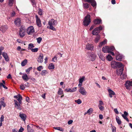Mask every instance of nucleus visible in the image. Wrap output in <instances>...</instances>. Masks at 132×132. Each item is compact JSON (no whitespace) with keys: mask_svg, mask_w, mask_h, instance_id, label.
<instances>
[{"mask_svg":"<svg viewBox=\"0 0 132 132\" xmlns=\"http://www.w3.org/2000/svg\"><path fill=\"white\" fill-rule=\"evenodd\" d=\"M57 23V21L53 19H51L48 22V25L50 26L49 27V28L53 31H56V29L54 27L56 26Z\"/></svg>","mask_w":132,"mask_h":132,"instance_id":"f257e3e1","label":"nucleus"},{"mask_svg":"<svg viewBox=\"0 0 132 132\" xmlns=\"http://www.w3.org/2000/svg\"><path fill=\"white\" fill-rule=\"evenodd\" d=\"M90 15L89 14H87L85 17L83 21V25L85 27L87 26L91 22L90 19Z\"/></svg>","mask_w":132,"mask_h":132,"instance_id":"f03ea898","label":"nucleus"},{"mask_svg":"<svg viewBox=\"0 0 132 132\" xmlns=\"http://www.w3.org/2000/svg\"><path fill=\"white\" fill-rule=\"evenodd\" d=\"M87 55V59L89 60L93 61L96 59V55L93 53H88Z\"/></svg>","mask_w":132,"mask_h":132,"instance_id":"7ed1b4c3","label":"nucleus"},{"mask_svg":"<svg viewBox=\"0 0 132 132\" xmlns=\"http://www.w3.org/2000/svg\"><path fill=\"white\" fill-rule=\"evenodd\" d=\"M102 27L100 26L98 27H97L94 29L92 31V34L94 35H97L100 31L102 29Z\"/></svg>","mask_w":132,"mask_h":132,"instance_id":"20e7f679","label":"nucleus"},{"mask_svg":"<svg viewBox=\"0 0 132 132\" xmlns=\"http://www.w3.org/2000/svg\"><path fill=\"white\" fill-rule=\"evenodd\" d=\"M113 68L117 69V74L118 75H121L122 74L123 70V67H113Z\"/></svg>","mask_w":132,"mask_h":132,"instance_id":"39448f33","label":"nucleus"},{"mask_svg":"<svg viewBox=\"0 0 132 132\" xmlns=\"http://www.w3.org/2000/svg\"><path fill=\"white\" fill-rule=\"evenodd\" d=\"M26 29L24 27L21 26L20 29L19 35L20 37H23L25 36V32Z\"/></svg>","mask_w":132,"mask_h":132,"instance_id":"423d86ee","label":"nucleus"},{"mask_svg":"<svg viewBox=\"0 0 132 132\" xmlns=\"http://www.w3.org/2000/svg\"><path fill=\"white\" fill-rule=\"evenodd\" d=\"M27 31L28 35H30L34 34L35 32V30L33 27L32 26L29 27L27 28Z\"/></svg>","mask_w":132,"mask_h":132,"instance_id":"0eeeda50","label":"nucleus"},{"mask_svg":"<svg viewBox=\"0 0 132 132\" xmlns=\"http://www.w3.org/2000/svg\"><path fill=\"white\" fill-rule=\"evenodd\" d=\"M111 66H123L121 62H116L115 61H113L111 62Z\"/></svg>","mask_w":132,"mask_h":132,"instance_id":"6e6552de","label":"nucleus"},{"mask_svg":"<svg viewBox=\"0 0 132 132\" xmlns=\"http://www.w3.org/2000/svg\"><path fill=\"white\" fill-rule=\"evenodd\" d=\"M125 86L127 89H129L130 88V86H132V81H127L125 84Z\"/></svg>","mask_w":132,"mask_h":132,"instance_id":"1a4fd4ad","label":"nucleus"},{"mask_svg":"<svg viewBox=\"0 0 132 132\" xmlns=\"http://www.w3.org/2000/svg\"><path fill=\"white\" fill-rule=\"evenodd\" d=\"M79 91L81 94L83 95H86L87 93L85 89L82 87L80 88Z\"/></svg>","mask_w":132,"mask_h":132,"instance_id":"9d476101","label":"nucleus"},{"mask_svg":"<svg viewBox=\"0 0 132 132\" xmlns=\"http://www.w3.org/2000/svg\"><path fill=\"white\" fill-rule=\"evenodd\" d=\"M35 17L36 18V23L37 26L40 27L41 26V24L40 19L37 15H36Z\"/></svg>","mask_w":132,"mask_h":132,"instance_id":"9b49d317","label":"nucleus"},{"mask_svg":"<svg viewBox=\"0 0 132 132\" xmlns=\"http://www.w3.org/2000/svg\"><path fill=\"white\" fill-rule=\"evenodd\" d=\"M7 29V27L6 25L0 27V30L3 33L5 32Z\"/></svg>","mask_w":132,"mask_h":132,"instance_id":"f8f14e48","label":"nucleus"},{"mask_svg":"<svg viewBox=\"0 0 132 132\" xmlns=\"http://www.w3.org/2000/svg\"><path fill=\"white\" fill-rule=\"evenodd\" d=\"M14 22L15 24L17 26L19 27L21 26V22L20 19H16L15 21Z\"/></svg>","mask_w":132,"mask_h":132,"instance_id":"ddd939ff","label":"nucleus"},{"mask_svg":"<svg viewBox=\"0 0 132 132\" xmlns=\"http://www.w3.org/2000/svg\"><path fill=\"white\" fill-rule=\"evenodd\" d=\"M43 54L42 53H40L37 59V61L38 62L42 63L43 62Z\"/></svg>","mask_w":132,"mask_h":132,"instance_id":"4468645a","label":"nucleus"},{"mask_svg":"<svg viewBox=\"0 0 132 132\" xmlns=\"http://www.w3.org/2000/svg\"><path fill=\"white\" fill-rule=\"evenodd\" d=\"M108 91L109 93V95L111 98L112 97L113 95H115L114 92L111 89H108Z\"/></svg>","mask_w":132,"mask_h":132,"instance_id":"2eb2a0df","label":"nucleus"},{"mask_svg":"<svg viewBox=\"0 0 132 132\" xmlns=\"http://www.w3.org/2000/svg\"><path fill=\"white\" fill-rule=\"evenodd\" d=\"M93 48V46L92 44H87L86 46V48L88 50H92Z\"/></svg>","mask_w":132,"mask_h":132,"instance_id":"dca6fc26","label":"nucleus"},{"mask_svg":"<svg viewBox=\"0 0 132 132\" xmlns=\"http://www.w3.org/2000/svg\"><path fill=\"white\" fill-rule=\"evenodd\" d=\"M2 54L6 61H8L9 60V58L7 53L3 52L2 53Z\"/></svg>","mask_w":132,"mask_h":132,"instance_id":"f3484780","label":"nucleus"},{"mask_svg":"<svg viewBox=\"0 0 132 132\" xmlns=\"http://www.w3.org/2000/svg\"><path fill=\"white\" fill-rule=\"evenodd\" d=\"M101 20L100 19H95L94 21V23L96 24H99L101 22Z\"/></svg>","mask_w":132,"mask_h":132,"instance_id":"a211bd4d","label":"nucleus"},{"mask_svg":"<svg viewBox=\"0 0 132 132\" xmlns=\"http://www.w3.org/2000/svg\"><path fill=\"white\" fill-rule=\"evenodd\" d=\"M109 47L106 46L105 47H103L102 48V51L104 53H109Z\"/></svg>","mask_w":132,"mask_h":132,"instance_id":"6ab92c4d","label":"nucleus"},{"mask_svg":"<svg viewBox=\"0 0 132 132\" xmlns=\"http://www.w3.org/2000/svg\"><path fill=\"white\" fill-rule=\"evenodd\" d=\"M20 118L23 121H25L26 119V115L24 114H20L19 115Z\"/></svg>","mask_w":132,"mask_h":132,"instance_id":"aec40b11","label":"nucleus"},{"mask_svg":"<svg viewBox=\"0 0 132 132\" xmlns=\"http://www.w3.org/2000/svg\"><path fill=\"white\" fill-rule=\"evenodd\" d=\"M22 78L23 79L26 81H28L29 79L28 76L26 74H23L22 76Z\"/></svg>","mask_w":132,"mask_h":132,"instance_id":"412c9836","label":"nucleus"},{"mask_svg":"<svg viewBox=\"0 0 132 132\" xmlns=\"http://www.w3.org/2000/svg\"><path fill=\"white\" fill-rule=\"evenodd\" d=\"M123 57V56L120 55H117L116 57V60L119 61H121Z\"/></svg>","mask_w":132,"mask_h":132,"instance_id":"4be33fe9","label":"nucleus"},{"mask_svg":"<svg viewBox=\"0 0 132 132\" xmlns=\"http://www.w3.org/2000/svg\"><path fill=\"white\" fill-rule=\"evenodd\" d=\"M17 100L18 101L19 103L20 104H22V102H21V100H22V97L21 95H20V94H19V97Z\"/></svg>","mask_w":132,"mask_h":132,"instance_id":"5701e85b","label":"nucleus"},{"mask_svg":"<svg viewBox=\"0 0 132 132\" xmlns=\"http://www.w3.org/2000/svg\"><path fill=\"white\" fill-rule=\"evenodd\" d=\"M116 120L117 123L118 125H119L121 124V121L119 118L118 116L116 117Z\"/></svg>","mask_w":132,"mask_h":132,"instance_id":"b1692460","label":"nucleus"},{"mask_svg":"<svg viewBox=\"0 0 132 132\" xmlns=\"http://www.w3.org/2000/svg\"><path fill=\"white\" fill-rule=\"evenodd\" d=\"M107 42V40L106 39H105L103 42H101L99 44V46L101 47L104 44H105Z\"/></svg>","mask_w":132,"mask_h":132,"instance_id":"393cba45","label":"nucleus"},{"mask_svg":"<svg viewBox=\"0 0 132 132\" xmlns=\"http://www.w3.org/2000/svg\"><path fill=\"white\" fill-rule=\"evenodd\" d=\"M20 104L19 103H16V104H15V107L17 109H19L20 110H21V109L20 107V104Z\"/></svg>","mask_w":132,"mask_h":132,"instance_id":"a878e982","label":"nucleus"},{"mask_svg":"<svg viewBox=\"0 0 132 132\" xmlns=\"http://www.w3.org/2000/svg\"><path fill=\"white\" fill-rule=\"evenodd\" d=\"M100 39V36L99 35H97L96 38L95 39L94 41L95 43L98 42Z\"/></svg>","mask_w":132,"mask_h":132,"instance_id":"bb28decb","label":"nucleus"},{"mask_svg":"<svg viewBox=\"0 0 132 132\" xmlns=\"http://www.w3.org/2000/svg\"><path fill=\"white\" fill-rule=\"evenodd\" d=\"M83 6L85 9H87L89 8V4L87 3H83Z\"/></svg>","mask_w":132,"mask_h":132,"instance_id":"cd10ccee","label":"nucleus"},{"mask_svg":"<svg viewBox=\"0 0 132 132\" xmlns=\"http://www.w3.org/2000/svg\"><path fill=\"white\" fill-rule=\"evenodd\" d=\"M90 3H91V5L93 7L96 6V2L94 0H93Z\"/></svg>","mask_w":132,"mask_h":132,"instance_id":"c85d7f7f","label":"nucleus"},{"mask_svg":"<svg viewBox=\"0 0 132 132\" xmlns=\"http://www.w3.org/2000/svg\"><path fill=\"white\" fill-rule=\"evenodd\" d=\"M27 63V60L25 59L22 61L21 63V65L22 66H24L26 65Z\"/></svg>","mask_w":132,"mask_h":132,"instance_id":"c756f323","label":"nucleus"},{"mask_svg":"<svg viewBox=\"0 0 132 132\" xmlns=\"http://www.w3.org/2000/svg\"><path fill=\"white\" fill-rule=\"evenodd\" d=\"M9 5L10 6H12L14 2V0H9Z\"/></svg>","mask_w":132,"mask_h":132,"instance_id":"7c9ffc66","label":"nucleus"},{"mask_svg":"<svg viewBox=\"0 0 132 132\" xmlns=\"http://www.w3.org/2000/svg\"><path fill=\"white\" fill-rule=\"evenodd\" d=\"M54 128L55 129L57 130L62 131H64L63 129L60 127H55Z\"/></svg>","mask_w":132,"mask_h":132,"instance_id":"2f4dec72","label":"nucleus"},{"mask_svg":"<svg viewBox=\"0 0 132 132\" xmlns=\"http://www.w3.org/2000/svg\"><path fill=\"white\" fill-rule=\"evenodd\" d=\"M57 94L59 95H61L63 94V91L62 90V89L59 88L57 93Z\"/></svg>","mask_w":132,"mask_h":132,"instance_id":"473e14b6","label":"nucleus"},{"mask_svg":"<svg viewBox=\"0 0 132 132\" xmlns=\"http://www.w3.org/2000/svg\"><path fill=\"white\" fill-rule=\"evenodd\" d=\"M99 58L102 60L104 61L105 60V58L104 57L103 55L102 54H98Z\"/></svg>","mask_w":132,"mask_h":132,"instance_id":"72a5a7b5","label":"nucleus"},{"mask_svg":"<svg viewBox=\"0 0 132 132\" xmlns=\"http://www.w3.org/2000/svg\"><path fill=\"white\" fill-rule=\"evenodd\" d=\"M109 53L110 52L112 51H113L114 50V47L111 46L110 47H109Z\"/></svg>","mask_w":132,"mask_h":132,"instance_id":"f704fd0d","label":"nucleus"},{"mask_svg":"<svg viewBox=\"0 0 132 132\" xmlns=\"http://www.w3.org/2000/svg\"><path fill=\"white\" fill-rule=\"evenodd\" d=\"M35 46L34 45V44L32 43L29 44L28 45V49H30L31 50V48L34 47Z\"/></svg>","mask_w":132,"mask_h":132,"instance_id":"c9c22d12","label":"nucleus"},{"mask_svg":"<svg viewBox=\"0 0 132 132\" xmlns=\"http://www.w3.org/2000/svg\"><path fill=\"white\" fill-rule=\"evenodd\" d=\"M93 111V109L92 108H90L87 111V113H88L89 114H90L91 113H92Z\"/></svg>","mask_w":132,"mask_h":132,"instance_id":"e433bc0d","label":"nucleus"},{"mask_svg":"<svg viewBox=\"0 0 132 132\" xmlns=\"http://www.w3.org/2000/svg\"><path fill=\"white\" fill-rule=\"evenodd\" d=\"M106 57L108 60L109 61H111L113 59L112 56L110 55H108Z\"/></svg>","mask_w":132,"mask_h":132,"instance_id":"4c0bfd02","label":"nucleus"},{"mask_svg":"<svg viewBox=\"0 0 132 132\" xmlns=\"http://www.w3.org/2000/svg\"><path fill=\"white\" fill-rule=\"evenodd\" d=\"M47 72L46 70H43L42 71L41 74L43 76H45L47 73Z\"/></svg>","mask_w":132,"mask_h":132,"instance_id":"58836bf2","label":"nucleus"},{"mask_svg":"<svg viewBox=\"0 0 132 132\" xmlns=\"http://www.w3.org/2000/svg\"><path fill=\"white\" fill-rule=\"evenodd\" d=\"M85 79V77L84 76H83L82 78L79 79V83H82Z\"/></svg>","mask_w":132,"mask_h":132,"instance_id":"ea45409f","label":"nucleus"},{"mask_svg":"<svg viewBox=\"0 0 132 132\" xmlns=\"http://www.w3.org/2000/svg\"><path fill=\"white\" fill-rule=\"evenodd\" d=\"M31 51L33 52H36L38 51V48H32L31 49Z\"/></svg>","mask_w":132,"mask_h":132,"instance_id":"a19ab883","label":"nucleus"},{"mask_svg":"<svg viewBox=\"0 0 132 132\" xmlns=\"http://www.w3.org/2000/svg\"><path fill=\"white\" fill-rule=\"evenodd\" d=\"M32 4L34 7L36 6V3L35 0H30Z\"/></svg>","mask_w":132,"mask_h":132,"instance_id":"79ce46f5","label":"nucleus"},{"mask_svg":"<svg viewBox=\"0 0 132 132\" xmlns=\"http://www.w3.org/2000/svg\"><path fill=\"white\" fill-rule=\"evenodd\" d=\"M36 39L37 40V42L38 44H39L41 42V41L42 38L41 37H39Z\"/></svg>","mask_w":132,"mask_h":132,"instance_id":"37998d69","label":"nucleus"},{"mask_svg":"<svg viewBox=\"0 0 132 132\" xmlns=\"http://www.w3.org/2000/svg\"><path fill=\"white\" fill-rule=\"evenodd\" d=\"M75 102L77 103L78 104H80L82 103V101L80 99H79L77 100H75Z\"/></svg>","mask_w":132,"mask_h":132,"instance_id":"c03bdc74","label":"nucleus"},{"mask_svg":"<svg viewBox=\"0 0 132 132\" xmlns=\"http://www.w3.org/2000/svg\"><path fill=\"white\" fill-rule=\"evenodd\" d=\"M122 117L124 118V119L126 120L128 122H129V120L127 117V116H125L124 114H122Z\"/></svg>","mask_w":132,"mask_h":132,"instance_id":"a18cd8bd","label":"nucleus"},{"mask_svg":"<svg viewBox=\"0 0 132 132\" xmlns=\"http://www.w3.org/2000/svg\"><path fill=\"white\" fill-rule=\"evenodd\" d=\"M121 76V78L122 79H126V75L125 74H123L122 75H120Z\"/></svg>","mask_w":132,"mask_h":132,"instance_id":"49530a36","label":"nucleus"},{"mask_svg":"<svg viewBox=\"0 0 132 132\" xmlns=\"http://www.w3.org/2000/svg\"><path fill=\"white\" fill-rule=\"evenodd\" d=\"M32 67H31L29 68L28 69H27L26 70V72L28 73H29L30 70H31V69H32Z\"/></svg>","mask_w":132,"mask_h":132,"instance_id":"de8ad7c7","label":"nucleus"},{"mask_svg":"<svg viewBox=\"0 0 132 132\" xmlns=\"http://www.w3.org/2000/svg\"><path fill=\"white\" fill-rule=\"evenodd\" d=\"M20 88L21 89L23 90L24 89L25 87L22 84H21L20 86Z\"/></svg>","mask_w":132,"mask_h":132,"instance_id":"09e8293b","label":"nucleus"},{"mask_svg":"<svg viewBox=\"0 0 132 132\" xmlns=\"http://www.w3.org/2000/svg\"><path fill=\"white\" fill-rule=\"evenodd\" d=\"M98 106L100 110L101 111L103 110L104 108L103 106L101 105H98Z\"/></svg>","mask_w":132,"mask_h":132,"instance_id":"8fccbe9b","label":"nucleus"},{"mask_svg":"<svg viewBox=\"0 0 132 132\" xmlns=\"http://www.w3.org/2000/svg\"><path fill=\"white\" fill-rule=\"evenodd\" d=\"M57 60V57L56 56H55L53 58H52V61L54 62H56Z\"/></svg>","mask_w":132,"mask_h":132,"instance_id":"3c124183","label":"nucleus"},{"mask_svg":"<svg viewBox=\"0 0 132 132\" xmlns=\"http://www.w3.org/2000/svg\"><path fill=\"white\" fill-rule=\"evenodd\" d=\"M4 116L3 115L1 116V117L0 118V121L1 122H2L4 121Z\"/></svg>","mask_w":132,"mask_h":132,"instance_id":"603ef678","label":"nucleus"},{"mask_svg":"<svg viewBox=\"0 0 132 132\" xmlns=\"http://www.w3.org/2000/svg\"><path fill=\"white\" fill-rule=\"evenodd\" d=\"M77 88L76 87L73 88L72 90L71 89V92H73L77 90Z\"/></svg>","mask_w":132,"mask_h":132,"instance_id":"864d4df0","label":"nucleus"},{"mask_svg":"<svg viewBox=\"0 0 132 132\" xmlns=\"http://www.w3.org/2000/svg\"><path fill=\"white\" fill-rule=\"evenodd\" d=\"M24 130L23 128L21 127V128L19 129V131L18 132H22Z\"/></svg>","mask_w":132,"mask_h":132,"instance_id":"5fc2aeb1","label":"nucleus"},{"mask_svg":"<svg viewBox=\"0 0 132 132\" xmlns=\"http://www.w3.org/2000/svg\"><path fill=\"white\" fill-rule=\"evenodd\" d=\"M42 67H38L37 68V70L39 71H41L42 69L43 68Z\"/></svg>","mask_w":132,"mask_h":132,"instance_id":"6e6d98bb","label":"nucleus"},{"mask_svg":"<svg viewBox=\"0 0 132 132\" xmlns=\"http://www.w3.org/2000/svg\"><path fill=\"white\" fill-rule=\"evenodd\" d=\"M71 90L70 88H69L68 89H65V91H66L67 92H70L71 91Z\"/></svg>","mask_w":132,"mask_h":132,"instance_id":"4d7b16f0","label":"nucleus"},{"mask_svg":"<svg viewBox=\"0 0 132 132\" xmlns=\"http://www.w3.org/2000/svg\"><path fill=\"white\" fill-rule=\"evenodd\" d=\"M0 104H1V105H2L4 106V107H5V104L3 101H1L0 102Z\"/></svg>","mask_w":132,"mask_h":132,"instance_id":"13d9d810","label":"nucleus"},{"mask_svg":"<svg viewBox=\"0 0 132 132\" xmlns=\"http://www.w3.org/2000/svg\"><path fill=\"white\" fill-rule=\"evenodd\" d=\"M73 121V120H70L68 121V123L69 125H70L72 123Z\"/></svg>","mask_w":132,"mask_h":132,"instance_id":"bf43d9fd","label":"nucleus"},{"mask_svg":"<svg viewBox=\"0 0 132 132\" xmlns=\"http://www.w3.org/2000/svg\"><path fill=\"white\" fill-rule=\"evenodd\" d=\"M114 111L116 113V114H118L119 113V112L117 109H114Z\"/></svg>","mask_w":132,"mask_h":132,"instance_id":"052dcab7","label":"nucleus"},{"mask_svg":"<svg viewBox=\"0 0 132 132\" xmlns=\"http://www.w3.org/2000/svg\"><path fill=\"white\" fill-rule=\"evenodd\" d=\"M111 3L113 4H114L116 3L115 0H112L111 1Z\"/></svg>","mask_w":132,"mask_h":132,"instance_id":"680f3d73","label":"nucleus"},{"mask_svg":"<svg viewBox=\"0 0 132 132\" xmlns=\"http://www.w3.org/2000/svg\"><path fill=\"white\" fill-rule=\"evenodd\" d=\"M38 14L40 15H42V10L40 9L39 11L38 12Z\"/></svg>","mask_w":132,"mask_h":132,"instance_id":"e2e57ef3","label":"nucleus"},{"mask_svg":"<svg viewBox=\"0 0 132 132\" xmlns=\"http://www.w3.org/2000/svg\"><path fill=\"white\" fill-rule=\"evenodd\" d=\"M112 132H116V128L115 127L112 128Z\"/></svg>","mask_w":132,"mask_h":132,"instance_id":"0e129e2a","label":"nucleus"},{"mask_svg":"<svg viewBox=\"0 0 132 132\" xmlns=\"http://www.w3.org/2000/svg\"><path fill=\"white\" fill-rule=\"evenodd\" d=\"M103 104V102L102 101H99V104L98 105H102Z\"/></svg>","mask_w":132,"mask_h":132,"instance_id":"69168bd1","label":"nucleus"},{"mask_svg":"<svg viewBox=\"0 0 132 132\" xmlns=\"http://www.w3.org/2000/svg\"><path fill=\"white\" fill-rule=\"evenodd\" d=\"M125 116H128V113L127 112H126V111H125L124 112V114Z\"/></svg>","mask_w":132,"mask_h":132,"instance_id":"338daca9","label":"nucleus"},{"mask_svg":"<svg viewBox=\"0 0 132 132\" xmlns=\"http://www.w3.org/2000/svg\"><path fill=\"white\" fill-rule=\"evenodd\" d=\"M3 49L4 48L3 47L0 48V55L1 54L2 51Z\"/></svg>","mask_w":132,"mask_h":132,"instance_id":"774afa93","label":"nucleus"}]
</instances>
